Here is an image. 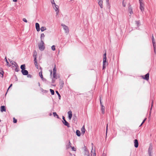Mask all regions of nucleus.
<instances>
[{
	"mask_svg": "<svg viewBox=\"0 0 156 156\" xmlns=\"http://www.w3.org/2000/svg\"><path fill=\"white\" fill-rule=\"evenodd\" d=\"M44 43L43 40L41 41V42L38 44L39 49L41 51H43L45 48Z\"/></svg>",
	"mask_w": 156,
	"mask_h": 156,
	"instance_id": "1",
	"label": "nucleus"
},
{
	"mask_svg": "<svg viewBox=\"0 0 156 156\" xmlns=\"http://www.w3.org/2000/svg\"><path fill=\"white\" fill-rule=\"evenodd\" d=\"M106 53H105L103 55V69H104L106 67L105 65L106 62Z\"/></svg>",
	"mask_w": 156,
	"mask_h": 156,
	"instance_id": "2",
	"label": "nucleus"
},
{
	"mask_svg": "<svg viewBox=\"0 0 156 156\" xmlns=\"http://www.w3.org/2000/svg\"><path fill=\"white\" fill-rule=\"evenodd\" d=\"M62 119L63 120L62 122L63 124L68 127H69L70 126L69 123L65 120V117L63 116H62Z\"/></svg>",
	"mask_w": 156,
	"mask_h": 156,
	"instance_id": "3",
	"label": "nucleus"
},
{
	"mask_svg": "<svg viewBox=\"0 0 156 156\" xmlns=\"http://www.w3.org/2000/svg\"><path fill=\"white\" fill-rule=\"evenodd\" d=\"M153 149V146L151 144H150L148 150V152L149 156H152L151 154V151Z\"/></svg>",
	"mask_w": 156,
	"mask_h": 156,
	"instance_id": "4",
	"label": "nucleus"
},
{
	"mask_svg": "<svg viewBox=\"0 0 156 156\" xmlns=\"http://www.w3.org/2000/svg\"><path fill=\"white\" fill-rule=\"evenodd\" d=\"M61 26H63V29L65 30L66 33H68L69 32V29L68 27L67 26L63 24H62Z\"/></svg>",
	"mask_w": 156,
	"mask_h": 156,
	"instance_id": "5",
	"label": "nucleus"
},
{
	"mask_svg": "<svg viewBox=\"0 0 156 156\" xmlns=\"http://www.w3.org/2000/svg\"><path fill=\"white\" fill-rule=\"evenodd\" d=\"M140 8L141 10V11L142 12H143L144 10V2L140 3Z\"/></svg>",
	"mask_w": 156,
	"mask_h": 156,
	"instance_id": "6",
	"label": "nucleus"
},
{
	"mask_svg": "<svg viewBox=\"0 0 156 156\" xmlns=\"http://www.w3.org/2000/svg\"><path fill=\"white\" fill-rule=\"evenodd\" d=\"M149 74L148 73L146 74L144 76H143V78L147 80H148L149 79Z\"/></svg>",
	"mask_w": 156,
	"mask_h": 156,
	"instance_id": "7",
	"label": "nucleus"
},
{
	"mask_svg": "<svg viewBox=\"0 0 156 156\" xmlns=\"http://www.w3.org/2000/svg\"><path fill=\"white\" fill-rule=\"evenodd\" d=\"M39 76H40V77H41V79H42V80H43L44 81H47V80L46 79L44 78H43V75L42 74V70L39 73Z\"/></svg>",
	"mask_w": 156,
	"mask_h": 156,
	"instance_id": "8",
	"label": "nucleus"
},
{
	"mask_svg": "<svg viewBox=\"0 0 156 156\" xmlns=\"http://www.w3.org/2000/svg\"><path fill=\"white\" fill-rule=\"evenodd\" d=\"M68 115L69 119V120H70L71 119L72 116V111L71 110L69 111L68 112Z\"/></svg>",
	"mask_w": 156,
	"mask_h": 156,
	"instance_id": "9",
	"label": "nucleus"
},
{
	"mask_svg": "<svg viewBox=\"0 0 156 156\" xmlns=\"http://www.w3.org/2000/svg\"><path fill=\"white\" fill-rule=\"evenodd\" d=\"M35 26L38 32L40 30L39 24L37 23H36L35 24Z\"/></svg>",
	"mask_w": 156,
	"mask_h": 156,
	"instance_id": "10",
	"label": "nucleus"
},
{
	"mask_svg": "<svg viewBox=\"0 0 156 156\" xmlns=\"http://www.w3.org/2000/svg\"><path fill=\"white\" fill-rule=\"evenodd\" d=\"M60 88L62 89L63 87L64 83L63 81L61 80L59 82Z\"/></svg>",
	"mask_w": 156,
	"mask_h": 156,
	"instance_id": "11",
	"label": "nucleus"
},
{
	"mask_svg": "<svg viewBox=\"0 0 156 156\" xmlns=\"http://www.w3.org/2000/svg\"><path fill=\"white\" fill-rule=\"evenodd\" d=\"M134 147L136 148H137L138 146V141L137 139H135L134 140Z\"/></svg>",
	"mask_w": 156,
	"mask_h": 156,
	"instance_id": "12",
	"label": "nucleus"
},
{
	"mask_svg": "<svg viewBox=\"0 0 156 156\" xmlns=\"http://www.w3.org/2000/svg\"><path fill=\"white\" fill-rule=\"evenodd\" d=\"M128 11L130 15L133 13L132 8L131 6H128Z\"/></svg>",
	"mask_w": 156,
	"mask_h": 156,
	"instance_id": "13",
	"label": "nucleus"
},
{
	"mask_svg": "<svg viewBox=\"0 0 156 156\" xmlns=\"http://www.w3.org/2000/svg\"><path fill=\"white\" fill-rule=\"evenodd\" d=\"M21 72L22 74L24 75H27L28 73V71L26 70H21Z\"/></svg>",
	"mask_w": 156,
	"mask_h": 156,
	"instance_id": "14",
	"label": "nucleus"
},
{
	"mask_svg": "<svg viewBox=\"0 0 156 156\" xmlns=\"http://www.w3.org/2000/svg\"><path fill=\"white\" fill-rule=\"evenodd\" d=\"M98 3L101 8H103V1L102 0H98Z\"/></svg>",
	"mask_w": 156,
	"mask_h": 156,
	"instance_id": "15",
	"label": "nucleus"
},
{
	"mask_svg": "<svg viewBox=\"0 0 156 156\" xmlns=\"http://www.w3.org/2000/svg\"><path fill=\"white\" fill-rule=\"evenodd\" d=\"M1 112H5L6 111L5 107L4 106H2L1 107Z\"/></svg>",
	"mask_w": 156,
	"mask_h": 156,
	"instance_id": "16",
	"label": "nucleus"
},
{
	"mask_svg": "<svg viewBox=\"0 0 156 156\" xmlns=\"http://www.w3.org/2000/svg\"><path fill=\"white\" fill-rule=\"evenodd\" d=\"M33 57L34 59V60H35H35L37 59V53L35 51L34 52Z\"/></svg>",
	"mask_w": 156,
	"mask_h": 156,
	"instance_id": "17",
	"label": "nucleus"
},
{
	"mask_svg": "<svg viewBox=\"0 0 156 156\" xmlns=\"http://www.w3.org/2000/svg\"><path fill=\"white\" fill-rule=\"evenodd\" d=\"M81 131H82V133L84 134V133H85V132L86 131V129L85 128V126L84 125L82 127L81 129Z\"/></svg>",
	"mask_w": 156,
	"mask_h": 156,
	"instance_id": "18",
	"label": "nucleus"
},
{
	"mask_svg": "<svg viewBox=\"0 0 156 156\" xmlns=\"http://www.w3.org/2000/svg\"><path fill=\"white\" fill-rule=\"evenodd\" d=\"M60 77V76L58 75L57 76L56 73L54 75V74H53V78L55 79H57L58 78H59Z\"/></svg>",
	"mask_w": 156,
	"mask_h": 156,
	"instance_id": "19",
	"label": "nucleus"
},
{
	"mask_svg": "<svg viewBox=\"0 0 156 156\" xmlns=\"http://www.w3.org/2000/svg\"><path fill=\"white\" fill-rule=\"evenodd\" d=\"M15 63L16 64V67H15V70L16 71L18 72L19 71L20 69L19 67V66H18V65L17 63L16 62H15Z\"/></svg>",
	"mask_w": 156,
	"mask_h": 156,
	"instance_id": "20",
	"label": "nucleus"
},
{
	"mask_svg": "<svg viewBox=\"0 0 156 156\" xmlns=\"http://www.w3.org/2000/svg\"><path fill=\"white\" fill-rule=\"evenodd\" d=\"M56 71H57V69H56V65L55 64L54 67L53 69V74H54V75L56 73Z\"/></svg>",
	"mask_w": 156,
	"mask_h": 156,
	"instance_id": "21",
	"label": "nucleus"
},
{
	"mask_svg": "<svg viewBox=\"0 0 156 156\" xmlns=\"http://www.w3.org/2000/svg\"><path fill=\"white\" fill-rule=\"evenodd\" d=\"M71 147V143L70 141H69V144L66 145L67 149H69L70 147Z\"/></svg>",
	"mask_w": 156,
	"mask_h": 156,
	"instance_id": "22",
	"label": "nucleus"
},
{
	"mask_svg": "<svg viewBox=\"0 0 156 156\" xmlns=\"http://www.w3.org/2000/svg\"><path fill=\"white\" fill-rule=\"evenodd\" d=\"M54 5L55 7V11L57 12V14L58 12V6L56 4H54Z\"/></svg>",
	"mask_w": 156,
	"mask_h": 156,
	"instance_id": "23",
	"label": "nucleus"
},
{
	"mask_svg": "<svg viewBox=\"0 0 156 156\" xmlns=\"http://www.w3.org/2000/svg\"><path fill=\"white\" fill-rule=\"evenodd\" d=\"M20 68L22 69L21 70H25L26 69L25 64H23L21 65L20 66Z\"/></svg>",
	"mask_w": 156,
	"mask_h": 156,
	"instance_id": "24",
	"label": "nucleus"
},
{
	"mask_svg": "<svg viewBox=\"0 0 156 156\" xmlns=\"http://www.w3.org/2000/svg\"><path fill=\"white\" fill-rule=\"evenodd\" d=\"M76 135L78 136H80V135H81L80 133V131L79 130H76Z\"/></svg>",
	"mask_w": 156,
	"mask_h": 156,
	"instance_id": "25",
	"label": "nucleus"
},
{
	"mask_svg": "<svg viewBox=\"0 0 156 156\" xmlns=\"http://www.w3.org/2000/svg\"><path fill=\"white\" fill-rule=\"evenodd\" d=\"M53 114L54 116L55 117H56L57 118L59 119L58 115H57V114L56 113V112H53Z\"/></svg>",
	"mask_w": 156,
	"mask_h": 156,
	"instance_id": "26",
	"label": "nucleus"
},
{
	"mask_svg": "<svg viewBox=\"0 0 156 156\" xmlns=\"http://www.w3.org/2000/svg\"><path fill=\"white\" fill-rule=\"evenodd\" d=\"M91 155L93 156H96V154L95 152V150H94L93 151H92L91 152Z\"/></svg>",
	"mask_w": 156,
	"mask_h": 156,
	"instance_id": "27",
	"label": "nucleus"
},
{
	"mask_svg": "<svg viewBox=\"0 0 156 156\" xmlns=\"http://www.w3.org/2000/svg\"><path fill=\"white\" fill-rule=\"evenodd\" d=\"M126 2H125L124 0H123L122 2V5L124 7H125L126 5Z\"/></svg>",
	"mask_w": 156,
	"mask_h": 156,
	"instance_id": "28",
	"label": "nucleus"
},
{
	"mask_svg": "<svg viewBox=\"0 0 156 156\" xmlns=\"http://www.w3.org/2000/svg\"><path fill=\"white\" fill-rule=\"evenodd\" d=\"M46 28L45 27H41V30L42 32L46 30Z\"/></svg>",
	"mask_w": 156,
	"mask_h": 156,
	"instance_id": "29",
	"label": "nucleus"
},
{
	"mask_svg": "<svg viewBox=\"0 0 156 156\" xmlns=\"http://www.w3.org/2000/svg\"><path fill=\"white\" fill-rule=\"evenodd\" d=\"M45 36V35L44 34L42 33L41 34V41L42 40V39H43Z\"/></svg>",
	"mask_w": 156,
	"mask_h": 156,
	"instance_id": "30",
	"label": "nucleus"
},
{
	"mask_svg": "<svg viewBox=\"0 0 156 156\" xmlns=\"http://www.w3.org/2000/svg\"><path fill=\"white\" fill-rule=\"evenodd\" d=\"M105 107L104 106V107H101V112L103 114L105 113Z\"/></svg>",
	"mask_w": 156,
	"mask_h": 156,
	"instance_id": "31",
	"label": "nucleus"
},
{
	"mask_svg": "<svg viewBox=\"0 0 156 156\" xmlns=\"http://www.w3.org/2000/svg\"><path fill=\"white\" fill-rule=\"evenodd\" d=\"M50 91L51 93V94L52 95H54L55 94V92L54 91L51 89H50Z\"/></svg>",
	"mask_w": 156,
	"mask_h": 156,
	"instance_id": "32",
	"label": "nucleus"
},
{
	"mask_svg": "<svg viewBox=\"0 0 156 156\" xmlns=\"http://www.w3.org/2000/svg\"><path fill=\"white\" fill-rule=\"evenodd\" d=\"M56 93L57 94L58 97H59V99L60 100V98H61V95H60V94H59V93H58V91H56Z\"/></svg>",
	"mask_w": 156,
	"mask_h": 156,
	"instance_id": "33",
	"label": "nucleus"
},
{
	"mask_svg": "<svg viewBox=\"0 0 156 156\" xmlns=\"http://www.w3.org/2000/svg\"><path fill=\"white\" fill-rule=\"evenodd\" d=\"M85 154H86L87 156H89V153L88 151H87L86 149H85Z\"/></svg>",
	"mask_w": 156,
	"mask_h": 156,
	"instance_id": "34",
	"label": "nucleus"
},
{
	"mask_svg": "<svg viewBox=\"0 0 156 156\" xmlns=\"http://www.w3.org/2000/svg\"><path fill=\"white\" fill-rule=\"evenodd\" d=\"M34 64L35 66L38 65L37 62V59L35 60H35H34Z\"/></svg>",
	"mask_w": 156,
	"mask_h": 156,
	"instance_id": "35",
	"label": "nucleus"
},
{
	"mask_svg": "<svg viewBox=\"0 0 156 156\" xmlns=\"http://www.w3.org/2000/svg\"><path fill=\"white\" fill-rule=\"evenodd\" d=\"M4 73V72L2 70H0V74H1L2 75V77H3V76Z\"/></svg>",
	"mask_w": 156,
	"mask_h": 156,
	"instance_id": "36",
	"label": "nucleus"
},
{
	"mask_svg": "<svg viewBox=\"0 0 156 156\" xmlns=\"http://www.w3.org/2000/svg\"><path fill=\"white\" fill-rule=\"evenodd\" d=\"M16 65L15 63L14 64V66H13L12 67V68L13 70H15V67H16Z\"/></svg>",
	"mask_w": 156,
	"mask_h": 156,
	"instance_id": "37",
	"label": "nucleus"
},
{
	"mask_svg": "<svg viewBox=\"0 0 156 156\" xmlns=\"http://www.w3.org/2000/svg\"><path fill=\"white\" fill-rule=\"evenodd\" d=\"M153 47L154 48V50L155 53V42H154V43H153Z\"/></svg>",
	"mask_w": 156,
	"mask_h": 156,
	"instance_id": "38",
	"label": "nucleus"
},
{
	"mask_svg": "<svg viewBox=\"0 0 156 156\" xmlns=\"http://www.w3.org/2000/svg\"><path fill=\"white\" fill-rule=\"evenodd\" d=\"M51 49L52 50H53V51H55V45H53L52 47H51Z\"/></svg>",
	"mask_w": 156,
	"mask_h": 156,
	"instance_id": "39",
	"label": "nucleus"
},
{
	"mask_svg": "<svg viewBox=\"0 0 156 156\" xmlns=\"http://www.w3.org/2000/svg\"><path fill=\"white\" fill-rule=\"evenodd\" d=\"M17 122V120L16 119H15V118H13V122L14 123H16Z\"/></svg>",
	"mask_w": 156,
	"mask_h": 156,
	"instance_id": "40",
	"label": "nucleus"
},
{
	"mask_svg": "<svg viewBox=\"0 0 156 156\" xmlns=\"http://www.w3.org/2000/svg\"><path fill=\"white\" fill-rule=\"evenodd\" d=\"M42 92L44 93H46L48 92V91L47 90H43L42 89Z\"/></svg>",
	"mask_w": 156,
	"mask_h": 156,
	"instance_id": "41",
	"label": "nucleus"
},
{
	"mask_svg": "<svg viewBox=\"0 0 156 156\" xmlns=\"http://www.w3.org/2000/svg\"><path fill=\"white\" fill-rule=\"evenodd\" d=\"M5 61L6 62L7 65L8 66L9 65V62H8V61H7V60L6 59V57H5Z\"/></svg>",
	"mask_w": 156,
	"mask_h": 156,
	"instance_id": "42",
	"label": "nucleus"
},
{
	"mask_svg": "<svg viewBox=\"0 0 156 156\" xmlns=\"http://www.w3.org/2000/svg\"><path fill=\"white\" fill-rule=\"evenodd\" d=\"M71 148L73 151H75L76 150V148H75L74 147H71Z\"/></svg>",
	"mask_w": 156,
	"mask_h": 156,
	"instance_id": "43",
	"label": "nucleus"
},
{
	"mask_svg": "<svg viewBox=\"0 0 156 156\" xmlns=\"http://www.w3.org/2000/svg\"><path fill=\"white\" fill-rule=\"evenodd\" d=\"M27 75V77L28 78H31L32 77V75H31L30 74H28V75Z\"/></svg>",
	"mask_w": 156,
	"mask_h": 156,
	"instance_id": "44",
	"label": "nucleus"
},
{
	"mask_svg": "<svg viewBox=\"0 0 156 156\" xmlns=\"http://www.w3.org/2000/svg\"><path fill=\"white\" fill-rule=\"evenodd\" d=\"M152 41L153 43H154V42H155V41L153 35H152Z\"/></svg>",
	"mask_w": 156,
	"mask_h": 156,
	"instance_id": "45",
	"label": "nucleus"
},
{
	"mask_svg": "<svg viewBox=\"0 0 156 156\" xmlns=\"http://www.w3.org/2000/svg\"><path fill=\"white\" fill-rule=\"evenodd\" d=\"M12 84H11L9 86V88H8V89H7V91L6 93V94L7 93V91H8V90H9V89L12 86Z\"/></svg>",
	"mask_w": 156,
	"mask_h": 156,
	"instance_id": "46",
	"label": "nucleus"
},
{
	"mask_svg": "<svg viewBox=\"0 0 156 156\" xmlns=\"http://www.w3.org/2000/svg\"><path fill=\"white\" fill-rule=\"evenodd\" d=\"M100 105H101V107H104V106L103 105H102V102H101V97H100Z\"/></svg>",
	"mask_w": 156,
	"mask_h": 156,
	"instance_id": "47",
	"label": "nucleus"
},
{
	"mask_svg": "<svg viewBox=\"0 0 156 156\" xmlns=\"http://www.w3.org/2000/svg\"><path fill=\"white\" fill-rule=\"evenodd\" d=\"M56 79H55L52 78V83H54L55 82Z\"/></svg>",
	"mask_w": 156,
	"mask_h": 156,
	"instance_id": "48",
	"label": "nucleus"
},
{
	"mask_svg": "<svg viewBox=\"0 0 156 156\" xmlns=\"http://www.w3.org/2000/svg\"><path fill=\"white\" fill-rule=\"evenodd\" d=\"M23 20L26 23H27V20L25 18H23Z\"/></svg>",
	"mask_w": 156,
	"mask_h": 156,
	"instance_id": "49",
	"label": "nucleus"
},
{
	"mask_svg": "<svg viewBox=\"0 0 156 156\" xmlns=\"http://www.w3.org/2000/svg\"><path fill=\"white\" fill-rule=\"evenodd\" d=\"M51 3L52 4H55V3L54 0H51Z\"/></svg>",
	"mask_w": 156,
	"mask_h": 156,
	"instance_id": "50",
	"label": "nucleus"
},
{
	"mask_svg": "<svg viewBox=\"0 0 156 156\" xmlns=\"http://www.w3.org/2000/svg\"><path fill=\"white\" fill-rule=\"evenodd\" d=\"M49 72L50 73V76H52V70H51V69L50 70H49Z\"/></svg>",
	"mask_w": 156,
	"mask_h": 156,
	"instance_id": "51",
	"label": "nucleus"
},
{
	"mask_svg": "<svg viewBox=\"0 0 156 156\" xmlns=\"http://www.w3.org/2000/svg\"><path fill=\"white\" fill-rule=\"evenodd\" d=\"M147 119V118H145L144 120L142 122V124H143L144 122H145V121H146V120Z\"/></svg>",
	"mask_w": 156,
	"mask_h": 156,
	"instance_id": "52",
	"label": "nucleus"
},
{
	"mask_svg": "<svg viewBox=\"0 0 156 156\" xmlns=\"http://www.w3.org/2000/svg\"><path fill=\"white\" fill-rule=\"evenodd\" d=\"M13 62L15 63V62H13L12 61H10V63L12 64V65H14V64H13Z\"/></svg>",
	"mask_w": 156,
	"mask_h": 156,
	"instance_id": "53",
	"label": "nucleus"
},
{
	"mask_svg": "<svg viewBox=\"0 0 156 156\" xmlns=\"http://www.w3.org/2000/svg\"><path fill=\"white\" fill-rule=\"evenodd\" d=\"M139 3H142V2H143V0H139Z\"/></svg>",
	"mask_w": 156,
	"mask_h": 156,
	"instance_id": "54",
	"label": "nucleus"
},
{
	"mask_svg": "<svg viewBox=\"0 0 156 156\" xmlns=\"http://www.w3.org/2000/svg\"><path fill=\"white\" fill-rule=\"evenodd\" d=\"M107 129H108V124H107V127H106V134H107Z\"/></svg>",
	"mask_w": 156,
	"mask_h": 156,
	"instance_id": "55",
	"label": "nucleus"
},
{
	"mask_svg": "<svg viewBox=\"0 0 156 156\" xmlns=\"http://www.w3.org/2000/svg\"><path fill=\"white\" fill-rule=\"evenodd\" d=\"M102 156H106V154L105 153H103L102 154Z\"/></svg>",
	"mask_w": 156,
	"mask_h": 156,
	"instance_id": "56",
	"label": "nucleus"
},
{
	"mask_svg": "<svg viewBox=\"0 0 156 156\" xmlns=\"http://www.w3.org/2000/svg\"><path fill=\"white\" fill-rule=\"evenodd\" d=\"M153 101H152V105H151V110L152 109V106H153Z\"/></svg>",
	"mask_w": 156,
	"mask_h": 156,
	"instance_id": "57",
	"label": "nucleus"
},
{
	"mask_svg": "<svg viewBox=\"0 0 156 156\" xmlns=\"http://www.w3.org/2000/svg\"><path fill=\"white\" fill-rule=\"evenodd\" d=\"M35 66L36 67V68H37V69H38L39 66H38V65Z\"/></svg>",
	"mask_w": 156,
	"mask_h": 156,
	"instance_id": "58",
	"label": "nucleus"
},
{
	"mask_svg": "<svg viewBox=\"0 0 156 156\" xmlns=\"http://www.w3.org/2000/svg\"><path fill=\"white\" fill-rule=\"evenodd\" d=\"M136 24H137V25H138L139 24V22L137 21H136Z\"/></svg>",
	"mask_w": 156,
	"mask_h": 156,
	"instance_id": "59",
	"label": "nucleus"
},
{
	"mask_svg": "<svg viewBox=\"0 0 156 156\" xmlns=\"http://www.w3.org/2000/svg\"><path fill=\"white\" fill-rule=\"evenodd\" d=\"M17 0H13V2H16L17 1Z\"/></svg>",
	"mask_w": 156,
	"mask_h": 156,
	"instance_id": "60",
	"label": "nucleus"
},
{
	"mask_svg": "<svg viewBox=\"0 0 156 156\" xmlns=\"http://www.w3.org/2000/svg\"><path fill=\"white\" fill-rule=\"evenodd\" d=\"M76 116L75 117H73V120L75 119H76Z\"/></svg>",
	"mask_w": 156,
	"mask_h": 156,
	"instance_id": "61",
	"label": "nucleus"
},
{
	"mask_svg": "<svg viewBox=\"0 0 156 156\" xmlns=\"http://www.w3.org/2000/svg\"><path fill=\"white\" fill-rule=\"evenodd\" d=\"M106 0V2L107 3H108V2H109V0Z\"/></svg>",
	"mask_w": 156,
	"mask_h": 156,
	"instance_id": "62",
	"label": "nucleus"
},
{
	"mask_svg": "<svg viewBox=\"0 0 156 156\" xmlns=\"http://www.w3.org/2000/svg\"><path fill=\"white\" fill-rule=\"evenodd\" d=\"M15 76L16 77V80H17V76L16 75H15Z\"/></svg>",
	"mask_w": 156,
	"mask_h": 156,
	"instance_id": "63",
	"label": "nucleus"
},
{
	"mask_svg": "<svg viewBox=\"0 0 156 156\" xmlns=\"http://www.w3.org/2000/svg\"><path fill=\"white\" fill-rule=\"evenodd\" d=\"M38 86H40V83H38Z\"/></svg>",
	"mask_w": 156,
	"mask_h": 156,
	"instance_id": "64",
	"label": "nucleus"
}]
</instances>
